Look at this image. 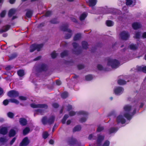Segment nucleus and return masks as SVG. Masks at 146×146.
<instances>
[{
  "label": "nucleus",
  "mask_w": 146,
  "mask_h": 146,
  "mask_svg": "<svg viewBox=\"0 0 146 146\" xmlns=\"http://www.w3.org/2000/svg\"><path fill=\"white\" fill-rule=\"evenodd\" d=\"M7 140L5 137H1L0 138V142L1 143H4L6 142Z\"/></svg>",
  "instance_id": "nucleus-35"
},
{
  "label": "nucleus",
  "mask_w": 146,
  "mask_h": 146,
  "mask_svg": "<svg viewBox=\"0 0 146 146\" xmlns=\"http://www.w3.org/2000/svg\"><path fill=\"white\" fill-rule=\"evenodd\" d=\"M76 113L74 111H71L69 113V115L70 116H72L76 114Z\"/></svg>",
  "instance_id": "nucleus-45"
},
{
  "label": "nucleus",
  "mask_w": 146,
  "mask_h": 146,
  "mask_svg": "<svg viewBox=\"0 0 146 146\" xmlns=\"http://www.w3.org/2000/svg\"><path fill=\"white\" fill-rule=\"evenodd\" d=\"M64 38L66 39H68L70 38L71 36L72 35V33L71 31L68 29L67 27H65L64 26Z\"/></svg>",
  "instance_id": "nucleus-5"
},
{
  "label": "nucleus",
  "mask_w": 146,
  "mask_h": 146,
  "mask_svg": "<svg viewBox=\"0 0 146 146\" xmlns=\"http://www.w3.org/2000/svg\"><path fill=\"white\" fill-rule=\"evenodd\" d=\"M81 35L80 34H77L74 37V40H79L81 37Z\"/></svg>",
  "instance_id": "nucleus-27"
},
{
  "label": "nucleus",
  "mask_w": 146,
  "mask_h": 146,
  "mask_svg": "<svg viewBox=\"0 0 146 146\" xmlns=\"http://www.w3.org/2000/svg\"><path fill=\"white\" fill-rule=\"evenodd\" d=\"M49 143L51 144H53L54 143V141L51 139L49 141Z\"/></svg>",
  "instance_id": "nucleus-64"
},
{
  "label": "nucleus",
  "mask_w": 146,
  "mask_h": 146,
  "mask_svg": "<svg viewBox=\"0 0 146 146\" xmlns=\"http://www.w3.org/2000/svg\"><path fill=\"white\" fill-rule=\"evenodd\" d=\"M60 29L61 31H64V27L63 25L61 26L60 27Z\"/></svg>",
  "instance_id": "nucleus-61"
},
{
  "label": "nucleus",
  "mask_w": 146,
  "mask_h": 146,
  "mask_svg": "<svg viewBox=\"0 0 146 146\" xmlns=\"http://www.w3.org/2000/svg\"><path fill=\"white\" fill-rule=\"evenodd\" d=\"M123 110L121 114L119 115L117 118L116 121L118 123H121L122 124L125 123V119L123 117V115L127 119H129L136 112L135 108H132L130 105H129L124 106Z\"/></svg>",
  "instance_id": "nucleus-1"
},
{
  "label": "nucleus",
  "mask_w": 146,
  "mask_h": 146,
  "mask_svg": "<svg viewBox=\"0 0 146 146\" xmlns=\"http://www.w3.org/2000/svg\"><path fill=\"white\" fill-rule=\"evenodd\" d=\"M87 15V13H84L80 15V20L81 21L84 20L86 17Z\"/></svg>",
  "instance_id": "nucleus-20"
},
{
  "label": "nucleus",
  "mask_w": 146,
  "mask_h": 146,
  "mask_svg": "<svg viewBox=\"0 0 146 146\" xmlns=\"http://www.w3.org/2000/svg\"><path fill=\"white\" fill-rule=\"evenodd\" d=\"M56 83L58 85H60L61 84V82L60 81H56Z\"/></svg>",
  "instance_id": "nucleus-57"
},
{
  "label": "nucleus",
  "mask_w": 146,
  "mask_h": 146,
  "mask_svg": "<svg viewBox=\"0 0 146 146\" xmlns=\"http://www.w3.org/2000/svg\"><path fill=\"white\" fill-rule=\"evenodd\" d=\"M141 27V24L137 22L133 23L132 25V27L134 29H137L140 28Z\"/></svg>",
  "instance_id": "nucleus-12"
},
{
  "label": "nucleus",
  "mask_w": 146,
  "mask_h": 146,
  "mask_svg": "<svg viewBox=\"0 0 146 146\" xmlns=\"http://www.w3.org/2000/svg\"><path fill=\"white\" fill-rule=\"evenodd\" d=\"M53 107L55 108H58V104L57 103H54L52 105Z\"/></svg>",
  "instance_id": "nucleus-54"
},
{
  "label": "nucleus",
  "mask_w": 146,
  "mask_h": 146,
  "mask_svg": "<svg viewBox=\"0 0 146 146\" xmlns=\"http://www.w3.org/2000/svg\"><path fill=\"white\" fill-rule=\"evenodd\" d=\"M73 46L74 48H76L78 46V44L76 43H74L73 44Z\"/></svg>",
  "instance_id": "nucleus-56"
},
{
  "label": "nucleus",
  "mask_w": 146,
  "mask_h": 146,
  "mask_svg": "<svg viewBox=\"0 0 146 146\" xmlns=\"http://www.w3.org/2000/svg\"><path fill=\"white\" fill-rule=\"evenodd\" d=\"M43 46L42 44H33L30 47V51L31 52H32L35 49L37 50L38 51H39L42 47Z\"/></svg>",
  "instance_id": "nucleus-4"
},
{
  "label": "nucleus",
  "mask_w": 146,
  "mask_h": 146,
  "mask_svg": "<svg viewBox=\"0 0 146 146\" xmlns=\"http://www.w3.org/2000/svg\"><path fill=\"white\" fill-rule=\"evenodd\" d=\"M54 117L53 116H51L48 119V123L50 124L53 123L54 121Z\"/></svg>",
  "instance_id": "nucleus-19"
},
{
  "label": "nucleus",
  "mask_w": 146,
  "mask_h": 146,
  "mask_svg": "<svg viewBox=\"0 0 146 146\" xmlns=\"http://www.w3.org/2000/svg\"><path fill=\"white\" fill-rule=\"evenodd\" d=\"M83 48L84 49H86L88 48V44L86 42H83L82 43Z\"/></svg>",
  "instance_id": "nucleus-32"
},
{
  "label": "nucleus",
  "mask_w": 146,
  "mask_h": 146,
  "mask_svg": "<svg viewBox=\"0 0 146 146\" xmlns=\"http://www.w3.org/2000/svg\"><path fill=\"white\" fill-rule=\"evenodd\" d=\"M52 14V12L50 11H47L46 12L45 14V16L48 17L50 16Z\"/></svg>",
  "instance_id": "nucleus-43"
},
{
  "label": "nucleus",
  "mask_w": 146,
  "mask_h": 146,
  "mask_svg": "<svg viewBox=\"0 0 146 146\" xmlns=\"http://www.w3.org/2000/svg\"><path fill=\"white\" fill-rule=\"evenodd\" d=\"M103 127H99L97 129V131L100 132L102 131L103 129Z\"/></svg>",
  "instance_id": "nucleus-51"
},
{
  "label": "nucleus",
  "mask_w": 146,
  "mask_h": 146,
  "mask_svg": "<svg viewBox=\"0 0 146 146\" xmlns=\"http://www.w3.org/2000/svg\"><path fill=\"white\" fill-rule=\"evenodd\" d=\"M77 113L79 115H83L85 116L87 115V113L83 111H80Z\"/></svg>",
  "instance_id": "nucleus-39"
},
{
  "label": "nucleus",
  "mask_w": 146,
  "mask_h": 146,
  "mask_svg": "<svg viewBox=\"0 0 146 146\" xmlns=\"http://www.w3.org/2000/svg\"><path fill=\"white\" fill-rule=\"evenodd\" d=\"M88 139L90 140L95 139V137L94 136V134H91L88 137Z\"/></svg>",
  "instance_id": "nucleus-40"
},
{
  "label": "nucleus",
  "mask_w": 146,
  "mask_h": 146,
  "mask_svg": "<svg viewBox=\"0 0 146 146\" xmlns=\"http://www.w3.org/2000/svg\"><path fill=\"white\" fill-rule=\"evenodd\" d=\"M19 95L18 92L14 90L10 91L7 93L8 96L11 98H15L18 96Z\"/></svg>",
  "instance_id": "nucleus-6"
},
{
  "label": "nucleus",
  "mask_w": 146,
  "mask_h": 146,
  "mask_svg": "<svg viewBox=\"0 0 146 146\" xmlns=\"http://www.w3.org/2000/svg\"><path fill=\"white\" fill-rule=\"evenodd\" d=\"M78 67L79 69H80L83 68L84 67V66L83 65H78Z\"/></svg>",
  "instance_id": "nucleus-58"
},
{
  "label": "nucleus",
  "mask_w": 146,
  "mask_h": 146,
  "mask_svg": "<svg viewBox=\"0 0 146 146\" xmlns=\"http://www.w3.org/2000/svg\"><path fill=\"white\" fill-rule=\"evenodd\" d=\"M129 47L130 49L132 50H135L137 48V46L135 45L131 44L129 45Z\"/></svg>",
  "instance_id": "nucleus-33"
},
{
  "label": "nucleus",
  "mask_w": 146,
  "mask_h": 146,
  "mask_svg": "<svg viewBox=\"0 0 146 146\" xmlns=\"http://www.w3.org/2000/svg\"><path fill=\"white\" fill-rule=\"evenodd\" d=\"M142 37L143 38H146V32H144L142 35Z\"/></svg>",
  "instance_id": "nucleus-62"
},
{
  "label": "nucleus",
  "mask_w": 146,
  "mask_h": 146,
  "mask_svg": "<svg viewBox=\"0 0 146 146\" xmlns=\"http://www.w3.org/2000/svg\"><path fill=\"white\" fill-rule=\"evenodd\" d=\"M41 58V57L40 56H39L36 57L34 59V60L35 61L38 60Z\"/></svg>",
  "instance_id": "nucleus-59"
},
{
  "label": "nucleus",
  "mask_w": 146,
  "mask_h": 146,
  "mask_svg": "<svg viewBox=\"0 0 146 146\" xmlns=\"http://www.w3.org/2000/svg\"><path fill=\"white\" fill-rule=\"evenodd\" d=\"M67 108L68 110H70L72 109V107L71 106L69 105L67 106Z\"/></svg>",
  "instance_id": "nucleus-63"
},
{
  "label": "nucleus",
  "mask_w": 146,
  "mask_h": 146,
  "mask_svg": "<svg viewBox=\"0 0 146 146\" xmlns=\"http://www.w3.org/2000/svg\"><path fill=\"white\" fill-rule=\"evenodd\" d=\"M15 13V10L13 9L10 10L9 12L8 15L9 17H11Z\"/></svg>",
  "instance_id": "nucleus-26"
},
{
  "label": "nucleus",
  "mask_w": 146,
  "mask_h": 146,
  "mask_svg": "<svg viewBox=\"0 0 146 146\" xmlns=\"http://www.w3.org/2000/svg\"><path fill=\"white\" fill-rule=\"evenodd\" d=\"M19 99L21 100H27L26 98L23 96H20L19 97Z\"/></svg>",
  "instance_id": "nucleus-48"
},
{
  "label": "nucleus",
  "mask_w": 146,
  "mask_h": 146,
  "mask_svg": "<svg viewBox=\"0 0 146 146\" xmlns=\"http://www.w3.org/2000/svg\"><path fill=\"white\" fill-rule=\"evenodd\" d=\"M30 131V129L28 127H26L23 130V133L24 135H25L29 133Z\"/></svg>",
  "instance_id": "nucleus-28"
},
{
  "label": "nucleus",
  "mask_w": 146,
  "mask_h": 146,
  "mask_svg": "<svg viewBox=\"0 0 146 146\" xmlns=\"http://www.w3.org/2000/svg\"><path fill=\"white\" fill-rule=\"evenodd\" d=\"M42 123L44 125H46L48 123V120L46 117H43L42 119Z\"/></svg>",
  "instance_id": "nucleus-23"
},
{
  "label": "nucleus",
  "mask_w": 146,
  "mask_h": 146,
  "mask_svg": "<svg viewBox=\"0 0 146 146\" xmlns=\"http://www.w3.org/2000/svg\"><path fill=\"white\" fill-rule=\"evenodd\" d=\"M137 68L138 71H142L146 73V66H138Z\"/></svg>",
  "instance_id": "nucleus-15"
},
{
  "label": "nucleus",
  "mask_w": 146,
  "mask_h": 146,
  "mask_svg": "<svg viewBox=\"0 0 146 146\" xmlns=\"http://www.w3.org/2000/svg\"><path fill=\"white\" fill-rule=\"evenodd\" d=\"M7 115L9 117L12 118L13 117L14 114L13 113L9 112L7 113Z\"/></svg>",
  "instance_id": "nucleus-34"
},
{
  "label": "nucleus",
  "mask_w": 146,
  "mask_h": 146,
  "mask_svg": "<svg viewBox=\"0 0 146 146\" xmlns=\"http://www.w3.org/2000/svg\"><path fill=\"white\" fill-rule=\"evenodd\" d=\"M97 0H89V5L90 6L93 7L96 4Z\"/></svg>",
  "instance_id": "nucleus-17"
},
{
  "label": "nucleus",
  "mask_w": 146,
  "mask_h": 146,
  "mask_svg": "<svg viewBox=\"0 0 146 146\" xmlns=\"http://www.w3.org/2000/svg\"><path fill=\"white\" fill-rule=\"evenodd\" d=\"M18 75L20 77L23 76L25 75V72L23 70H21L18 71Z\"/></svg>",
  "instance_id": "nucleus-21"
},
{
  "label": "nucleus",
  "mask_w": 146,
  "mask_h": 146,
  "mask_svg": "<svg viewBox=\"0 0 146 146\" xmlns=\"http://www.w3.org/2000/svg\"><path fill=\"white\" fill-rule=\"evenodd\" d=\"M123 89L122 87H117L115 89L114 91L115 94L119 95L123 92Z\"/></svg>",
  "instance_id": "nucleus-9"
},
{
  "label": "nucleus",
  "mask_w": 146,
  "mask_h": 146,
  "mask_svg": "<svg viewBox=\"0 0 146 146\" xmlns=\"http://www.w3.org/2000/svg\"><path fill=\"white\" fill-rule=\"evenodd\" d=\"M93 78V76L92 75H89L86 76L85 77V79L88 81L90 80Z\"/></svg>",
  "instance_id": "nucleus-31"
},
{
  "label": "nucleus",
  "mask_w": 146,
  "mask_h": 146,
  "mask_svg": "<svg viewBox=\"0 0 146 146\" xmlns=\"http://www.w3.org/2000/svg\"><path fill=\"white\" fill-rule=\"evenodd\" d=\"M29 143V141L27 137H25L22 140L20 144V146H26Z\"/></svg>",
  "instance_id": "nucleus-10"
},
{
  "label": "nucleus",
  "mask_w": 146,
  "mask_h": 146,
  "mask_svg": "<svg viewBox=\"0 0 146 146\" xmlns=\"http://www.w3.org/2000/svg\"><path fill=\"white\" fill-rule=\"evenodd\" d=\"M109 141H106L104 142L102 146H109Z\"/></svg>",
  "instance_id": "nucleus-41"
},
{
  "label": "nucleus",
  "mask_w": 146,
  "mask_h": 146,
  "mask_svg": "<svg viewBox=\"0 0 146 146\" xmlns=\"http://www.w3.org/2000/svg\"><path fill=\"white\" fill-rule=\"evenodd\" d=\"M81 127L80 126H76L73 129V131H78L80 130Z\"/></svg>",
  "instance_id": "nucleus-30"
},
{
  "label": "nucleus",
  "mask_w": 146,
  "mask_h": 146,
  "mask_svg": "<svg viewBox=\"0 0 146 146\" xmlns=\"http://www.w3.org/2000/svg\"><path fill=\"white\" fill-rule=\"evenodd\" d=\"M118 83L120 85H124L126 84V82L123 80L120 79L118 81Z\"/></svg>",
  "instance_id": "nucleus-25"
},
{
  "label": "nucleus",
  "mask_w": 146,
  "mask_h": 146,
  "mask_svg": "<svg viewBox=\"0 0 146 146\" xmlns=\"http://www.w3.org/2000/svg\"><path fill=\"white\" fill-rule=\"evenodd\" d=\"M106 24L109 27L112 26L113 25V22L111 21H107L106 22Z\"/></svg>",
  "instance_id": "nucleus-29"
},
{
  "label": "nucleus",
  "mask_w": 146,
  "mask_h": 146,
  "mask_svg": "<svg viewBox=\"0 0 146 146\" xmlns=\"http://www.w3.org/2000/svg\"><path fill=\"white\" fill-rule=\"evenodd\" d=\"M31 106L34 108H37V109L35 110V113L34 115H35V113L38 114H42L43 113V109H46L47 108V106L45 104H32L31 105Z\"/></svg>",
  "instance_id": "nucleus-2"
},
{
  "label": "nucleus",
  "mask_w": 146,
  "mask_h": 146,
  "mask_svg": "<svg viewBox=\"0 0 146 146\" xmlns=\"http://www.w3.org/2000/svg\"><path fill=\"white\" fill-rule=\"evenodd\" d=\"M9 102L8 100H5L3 101V104L4 105L6 106L8 104Z\"/></svg>",
  "instance_id": "nucleus-44"
},
{
  "label": "nucleus",
  "mask_w": 146,
  "mask_h": 146,
  "mask_svg": "<svg viewBox=\"0 0 146 146\" xmlns=\"http://www.w3.org/2000/svg\"><path fill=\"white\" fill-rule=\"evenodd\" d=\"M17 56V55L16 54H14L12 55L10 57V58L11 59H12L16 57Z\"/></svg>",
  "instance_id": "nucleus-50"
},
{
  "label": "nucleus",
  "mask_w": 146,
  "mask_h": 146,
  "mask_svg": "<svg viewBox=\"0 0 146 146\" xmlns=\"http://www.w3.org/2000/svg\"><path fill=\"white\" fill-rule=\"evenodd\" d=\"M97 68L98 69L100 70H102L103 68L102 66L100 64L98 65L97 66Z\"/></svg>",
  "instance_id": "nucleus-49"
},
{
  "label": "nucleus",
  "mask_w": 146,
  "mask_h": 146,
  "mask_svg": "<svg viewBox=\"0 0 146 146\" xmlns=\"http://www.w3.org/2000/svg\"><path fill=\"white\" fill-rule=\"evenodd\" d=\"M32 12L31 11H27L26 14V15L27 17L30 18L32 16Z\"/></svg>",
  "instance_id": "nucleus-38"
},
{
  "label": "nucleus",
  "mask_w": 146,
  "mask_h": 146,
  "mask_svg": "<svg viewBox=\"0 0 146 146\" xmlns=\"http://www.w3.org/2000/svg\"><path fill=\"white\" fill-rule=\"evenodd\" d=\"M6 11H3L1 14V17H3L5 16L6 14Z\"/></svg>",
  "instance_id": "nucleus-47"
},
{
  "label": "nucleus",
  "mask_w": 146,
  "mask_h": 146,
  "mask_svg": "<svg viewBox=\"0 0 146 146\" xmlns=\"http://www.w3.org/2000/svg\"><path fill=\"white\" fill-rule=\"evenodd\" d=\"M49 136V134L47 132H44L43 133L42 136L43 137L44 139H46Z\"/></svg>",
  "instance_id": "nucleus-36"
},
{
  "label": "nucleus",
  "mask_w": 146,
  "mask_h": 146,
  "mask_svg": "<svg viewBox=\"0 0 146 146\" xmlns=\"http://www.w3.org/2000/svg\"><path fill=\"white\" fill-rule=\"evenodd\" d=\"M58 55V54L56 53L55 51H54L51 54V57L53 58H55L57 57Z\"/></svg>",
  "instance_id": "nucleus-22"
},
{
  "label": "nucleus",
  "mask_w": 146,
  "mask_h": 146,
  "mask_svg": "<svg viewBox=\"0 0 146 146\" xmlns=\"http://www.w3.org/2000/svg\"><path fill=\"white\" fill-rule=\"evenodd\" d=\"M48 70L47 66L45 64H42L39 66V71H46Z\"/></svg>",
  "instance_id": "nucleus-11"
},
{
  "label": "nucleus",
  "mask_w": 146,
  "mask_h": 146,
  "mask_svg": "<svg viewBox=\"0 0 146 146\" xmlns=\"http://www.w3.org/2000/svg\"><path fill=\"white\" fill-rule=\"evenodd\" d=\"M140 36V33L139 32H137L136 33L135 35L134 36L135 38H138Z\"/></svg>",
  "instance_id": "nucleus-42"
},
{
  "label": "nucleus",
  "mask_w": 146,
  "mask_h": 146,
  "mask_svg": "<svg viewBox=\"0 0 146 146\" xmlns=\"http://www.w3.org/2000/svg\"><path fill=\"white\" fill-rule=\"evenodd\" d=\"M116 130L115 128H111L110 131V133H113L116 131Z\"/></svg>",
  "instance_id": "nucleus-46"
},
{
  "label": "nucleus",
  "mask_w": 146,
  "mask_h": 146,
  "mask_svg": "<svg viewBox=\"0 0 146 146\" xmlns=\"http://www.w3.org/2000/svg\"><path fill=\"white\" fill-rule=\"evenodd\" d=\"M12 68H13V67L12 66H7L5 68V69L6 70H11Z\"/></svg>",
  "instance_id": "nucleus-53"
},
{
  "label": "nucleus",
  "mask_w": 146,
  "mask_h": 146,
  "mask_svg": "<svg viewBox=\"0 0 146 146\" xmlns=\"http://www.w3.org/2000/svg\"><path fill=\"white\" fill-rule=\"evenodd\" d=\"M68 96V93L67 92H64V98L67 97Z\"/></svg>",
  "instance_id": "nucleus-60"
},
{
  "label": "nucleus",
  "mask_w": 146,
  "mask_h": 146,
  "mask_svg": "<svg viewBox=\"0 0 146 146\" xmlns=\"http://www.w3.org/2000/svg\"><path fill=\"white\" fill-rule=\"evenodd\" d=\"M135 0H127L126 4L127 5L133 6L135 5Z\"/></svg>",
  "instance_id": "nucleus-13"
},
{
  "label": "nucleus",
  "mask_w": 146,
  "mask_h": 146,
  "mask_svg": "<svg viewBox=\"0 0 146 146\" xmlns=\"http://www.w3.org/2000/svg\"><path fill=\"white\" fill-rule=\"evenodd\" d=\"M15 131L13 129H11L9 132V136L10 137L13 136L15 135Z\"/></svg>",
  "instance_id": "nucleus-24"
},
{
  "label": "nucleus",
  "mask_w": 146,
  "mask_h": 146,
  "mask_svg": "<svg viewBox=\"0 0 146 146\" xmlns=\"http://www.w3.org/2000/svg\"><path fill=\"white\" fill-rule=\"evenodd\" d=\"M9 100L11 102L17 104L19 103V101L15 99H10Z\"/></svg>",
  "instance_id": "nucleus-37"
},
{
  "label": "nucleus",
  "mask_w": 146,
  "mask_h": 146,
  "mask_svg": "<svg viewBox=\"0 0 146 146\" xmlns=\"http://www.w3.org/2000/svg\"><path fill=\"white\" fill-rule=\"evenodd\" d=\"M86 118L85 117H84L80 119V121L81 122H84L86 121Z\"/></svg>",
  "instance_id": "nucleus-52"
},
{
  "label": "nucleus",
  "mask_w": 146,
  "mask_h": 146,
  "mask_svg": "<svg viewBox=\"0 0 146 146\" xmlns=\"http://www.w3.org/2000/svg\"><path fill=\"white\" fill-rule=\"evenodd\" d=\"M108 66H111L112 68H117L119 64V62L115 59H109L108 63Z\"/></svg>",
  "instance_id": "nucleus-3"
},
{
  "label": "nucleus",
  "mask_w": 146,
  "mask_h": 146,
  "mask_svg": "<svg viewBox=\"0 0 146 146\" xmlns=\"http://www.w3.org/2000/svg\"><path fill=\"white\" fill-rule=\"evenodd\" d=\"M20 123L22 125H25L27 123V121L26 119L24 118H21L19 120Z\"/></svg>",
  "instance_id": "nucleus-18"
},
{
  "label": "nucleus",
  "mask_w": 146,
  "mask_h": 146,
  "mask_svg": "<svg viewBox=\"0 0 146 146\" xmlns=\"http://www.w3.org/2000/svg\"><path fill=\"white\" fill-rule=\"evenodd\" d=\"M104 137L101 135H99L98 136L97 139V143L96 146H101V143L104 140Z\"/></svg>",
  "instance_id": "nucleus-8"
},
{
  "label": "nucleus",
  "mask_w": 146,
  "mask_h": 146,
  "mask_svg": "<svg viewBox=\"0 0 146 146\" xmlns=\"http://www.w3.org/2000/svg\"><path fill=\"white\" fill-rule=\"evenodd\" d=\"M7 133V128L5 127H3L0 129V133L3 135H5Z\"/></svg>",
  "instance_id": "nucleus-14"
},
{
  "label": "nucleus",
  "mask_w": 146,
  "mask_h": 146,
  "mask_svg": "<svg viewBox=\"0 0 146 146\" xmlns=\"http://www.w3.org/2000/svg\"><path fill=\"white\" fill-rule=\"evenodd\" d=\"M120 36L122 39L125 40L129 38V35L127 32L123 31L121 33Z\"/></svg>",
  "instance_id": "nucleus-7"
},
{
  "label": "nucleus",
  "mask_w": 146,
  "mask_h": 146,
  "mask_svg": "<svg viewBox=\"0 0 146 146\" xmlns=\"http://www.w3.org/2000/svg\"><path fill=\"white\" fill-rule=\"evenodd\" d=\"M16 140V138L15 137L13 138L12 140L11 141L10 143V144L11 145H12L15 142Z\"/></svg>",
  "instance_id": "nucleus-55"
},
{
  "label": "nucleus",
  "mask_w": 146,
  "mask_h": 146,
  "mask_svg": "<svg viewBox=\"0 0 146 146\" xmlns=\"http://www.w3.org/2000/svg\"><path fill=\"white\" fill-rule=\"evenodd\" d=\"M10 27V26L9 25H7L4 27H3L0 30V32L1 33H2L3 32L7 31L9 29Z\"/></svg>",
  "instance_id": "nucleus-16"
}]
</instances>
